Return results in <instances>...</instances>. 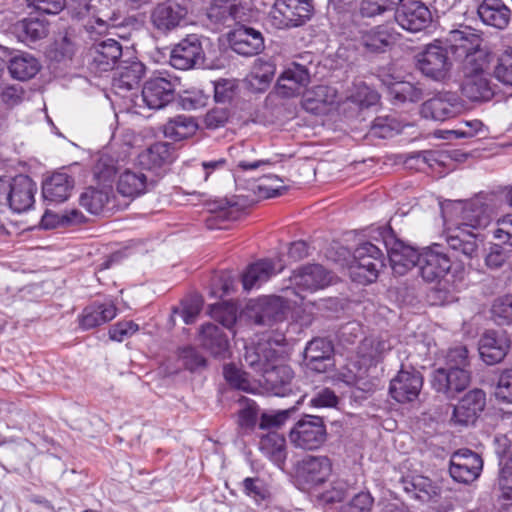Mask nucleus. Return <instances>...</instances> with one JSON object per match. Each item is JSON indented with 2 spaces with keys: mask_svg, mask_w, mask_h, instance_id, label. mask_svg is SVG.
Instances as JSON below:
<instances>
[{
  "mask_svg": "<svg viewBox=\"0 0 512 512\" xmlns=\"http://www.w3.org/2000/svg\"><path fill=\"white\" fill-rule=\"evenodd\" d=\"M209 314L225 328H231L236 322V308L228 302L210 305Z\"/></svg>",
  "mask_w": 512,
  "mask_h": 512,
  "instance_id": "nucleus-54",
  "label": "nucleus"
},
{
  "mask_svg": "<svg viewBox=\"0 0 512 512\" xmlns=\"http://www.w3.org/2000/svg\"><path fill=\"white\" fill-rule=\"evenodd\" d=\"M229 41L233 51L243 56H254L264 49L262 33L244 25L229 34Z\"/></svg>",
  "mask_w": 512,
  "mask_h": 512,
  "instance_id": "nucleus-24",
  "label": "nucleus"
},
{
  "mask_svg": "<svg viewBox=\"0 0 512 512\" xmlns=\"http://www.w3.org/2000/svg\"><path fill=\"white\" fill-rule=\"evenodd\" d=\"M244 210L238 202L226 201L224 206H220L217 211L206 220L209 229H226L225 222L236 221L241 218Z\"/></svg>",
  "mask_w": 512,
  "mask_h": 512,
  "instance_id": "nucleus-45",
  "label": "nucleus"
},
{
  "mask_svg": "<svg viewBox=\"0 0 512 512\" xmlns=\"http://www.w3.org/2000/svg\"><path fill=\"white\" fill-rule=\"evenodd\" d=\"M391 349L389 341L381 337H365L358 346V354L370 361L378 360L385 352Z\"/></svg>",
  "mask_w": 512,
  "mask_h": 512,
  "instance_id": "nucleus-49",
  "label": "nucleus"
},
{
  "mask_svg": "<svg viewBox=\"0 0 512 512\" xmlns=\"http://www.w3.org/2000/svg\"><path fill=\"white\" fill-rule=\"evenodd\" d=\"M381 235L383 240L379 242L387 251L390 266L395 275L402 276L413 267H418L420 253L416 249L391 235L385 237L383 232Z\"/></svg>",
  "mask_w": 512,
  "mask_h": 512,
  "instance_id": "nucleus-8",
  "label": "nucleus"
},
{
  "mask_svg": "<svg viewBox=\"0 0 512 512\" xmlns=\"http://www.w3.org/2000/svg\"><path fill=\"white\" fill-rule=\"evenodd\" d=\"M385 267V256L381 247L372 242L360 243L353 253L350 274L353 281L366 285L377 280Z\"/></svg>",
  "mask_w": 512,
  "mask_h": 512,
  "instance_id": "nucleus-2",
  "label": "nucleus"
},
{
  "mask_svg": "<svg viewBox=\"0 0 512 512\" xmlns=\"http://www.w3.org/2000/svg\"><path fill=\"white\" fill-rule=\"evenodd\" d=\"M449 369L470 370L469 351L464 345L451 347L445 356V366Z\"/></svg>",
  "mask_w": 512,
  "mask_h": 512,
  "instance_id": "nucleus-56",
  "label": "nucleus"
},
{
  "mask_svg": "<svg viewBox=\"0 0 512 512\" xmlns=\"http://www.w3.org/2000/svg\"><path fill=\"white\" fill-rule=\"evenodd\" d=\"M451 268L450 257L444 253L439 244H433L420 252L418 269L426 282H436L442 279Z\"/></svg>",
  "mask_w": 512,
  "mask_h": 512,
  "instance_id": "nucleus-11",
  "label": "nucleus"
},
{
  "mask_svg": "<svg viewBox=\"0 0 512 512\" xmlns=\"http://www.w3.org/2000/svg\"><path fill=\"white\" fill-rule=\"evenodd\" d=\"M145 74V65L138 61L123 62L117 67L113 87L118 90H131L138 86Z\"/></svg>",
  "mask_w": 512,
  "mask_h": 512,
  "instance_id": "nucleus-38",
  "label": "nucleus"
},
{
  "mask_svg": "<svg viewBox=\"0 0 512 512\" xmlns=\"http://www.w3.org/2000/svg\"><path fill=\"white\" fill-rule=\"evenodd\" d=\"M403 2V0H362L360 4V13L363 17H376L383 15L387 11L394 10Z\"/></svg>",
  "mask_w": 512,
  "mask_h": 512,
  "instance_id": "nucleus-51",
  "label": "nucleus"
},
{
  "mask_svg": "<svg viewBox=\"0 0 512 512\" xmlns=\"http://www.w3.org/2000/svg\"><path fill=\"white\" fill-rule=\"evenodd\" d=\"M117 315V308L112 302H93L86 306L78 316L79 327L90 330L103 325Z\"/></svg>",
  "mask_w": 512,
  "mask_h": 512,
  "instance_id": "nucleus-29",
  "label": "nucleus"
},
{
  "mask_svg": "<svg viewBox=\"0 0 512 512\" xmlns=\"http://www.w3.org/2000/svg\"><path fill=\"white\" fill-rule=\"evenodd\" d=\"M396 130V123L394 119L389 117H377L369 130V135L371 137L377 138H389L394 135Z\"/></svg>",
  "mask_w": 512,
  "mask_h": 512,
  "instance_id": "nucleus-60",
  "label": "nucleus"
},
{
  "mask_svg": "<svg viewBox=\"0 0 512 512\" xmlns=\"http://www.w3.org/2000/svg\"><path fill=\"white\" fill-rule=\"evenodd\" d=\"M336 92L326 85H318L303 95L302 107L315 115L324 114L335 102Z\"/></svg>",
  "mask_w": 512,
  "mask_h": 512,
  "instance_id": "nucleus-34",
  "label": "nucleus"
},
{
  "mask_svg": "<svg viewBox=\"0 0 512 512\" xmlns=\"http://www.w3.org/2000/svg\"><path fill=\"white\" fill-rule=\"evenodd\" d=\"M204 50L200 38L190 34L177 43L170 53V64L179 70H189L203 65Z\"/></svg>",
  "mask_w": 512,
  "mask_h": 512,
  "instance_id": "nucleus-10",
  "label": "nucleus"
},
{
  "mask_svg": "<svg viewBox=\"0 0 512 512\" xmlns=\"http://www.w3.org/2000/svg\"><path fill=\"white\" fill-rule=\"evenodd\" d=\"M398 25L411 33L425 30L432 23L430 9L421 1L412 0L403 3L395 13Z\"/></svg>",
  "mask_w": 512,
  "mask_h": 512,
  "instance_id": "nucleus-17",
  "label": "nucleus"
},
{
  "mask_svg": "<svg viewBox=\"0 0 512 512\" xmlns=\"http://www.w3.org/2000/svg\"><path fill=\"white\" fill-rule=\"evenodd\" d=\"M202 346L215 357H225L229 348V340L222 328L215 324L202 325L200 331Z\"/></svg>",
  "mask_w": 512,
  "mask_h": 512,
  "instance_id": "nucleus-36",
  "label": "nucleus"
},
{
  "mask_svg": "<svg viewBox=\"0 0 512 512\" xmlns=\"http://www.w3.org/2000/svg\"><path fill=\"white\" fill-rule=\"evenodd\" d=\"M333 354V343L327 338L316 337L307 343L304 350V361L309 369L323 373L332 366Z\"/></svg>",
  "mask_w": 512,
  "mask_h": 512,
  "instance_id": "nucleus-22",
  "label": "nucleus"
},
{
  "mask_svg": "<svg viewBox=\"0 0 512 512\" xmlns=\"http://www.w3.org/2000/svg\"><path fill=\"white\" fill-rule=\"evenodd\" d=\"M260 376V382L276 396H285L291 391L293 371L288 365L272 361Z\"/></svg>",
  "mask_w": 512,
  "mask_h": 512,
  "instance_id": "nucleus-25",
  "label": "nucleus"
},
{
  "mask_svg": "<svg viewBox=\"0 0 512 512\" xmlns=\"http://www.w3.org/2000/svg\"><path fill=\"white\" fill-rule=\"evenodd\" d=\"M288 301L280 296H269L258 301L255 309V323L270 326L282 321L288 310Z\"/></svg>",
  "mask_w": 512,
  "mask_h": 512,
  "instance_id": "nucleus-28",
  "label": "nucleus"
},
{
  "mask_svg": "<svg viewBox=\"0 0 512 512\" xmlns=\"http://www.w3.org/2000/svg\"><path fill=\"white\" fill-rule=\"evenodd\" d=\"M422 386V374L413 367L405 368L402 365L390 381L389 393L399 403L412 402L419 396Z\"/></svg>",
  "mask_w": 512,
  "mask_h": 512,
  "instance_id": "nucleus-16",
  "label": "nucleus"
},
{
  "mask_svg": "<svg viewBox=\"0 0 512 512\" xmlns=\"http://www.w3.org/2000/svg\"><path fill=\"white\" fill-rule=\"evenodd\" d=\"M327 431L322 418L306 415L289 432L292 445L303 450H316L326 441Z\"/></svg>",
  "mask_w": 512,
  "mask_h": 512,
  "instance_id": "nucleus-4",
  "label": "nucleus"
},
{
  "mask_svg": "<svg viewBox=\"0 0 512 512\" xmlns=\"http://www.w3.org/2000/svg\"><path fill=\"white\" fill-rule=\"evenodd\" d=\"M463 107L462 100L456 93L439 92L423 102L420 113L426 119L445 121L460 114Z\"/></svg>",
  "mask_w": 512,
  "mask_h": 512,
  "instance_id": "nucleus-9",
  "label": "nucleus"
},
{
  "mask_svg": "<svg viewBox=\"0 0 512 512\" xmlns=\"http://www.w3.org/2000/svg\"><path fill=\"white\" fill-rule=\"evenodd\" d=\"M510 348V340L505 334L494 330L486 331L479 340V354L487 365L500 363Z\"/></svg>",
  "mask_w": 512,
  "mask_h": 512,
  "instance_id": "nucleus-23",
  "label": "nucleus"
},
{
  "mask_svg": "<svg viewBox=\"0 0 512 512\" xmlns=\"http://www.w3.org/2000/svg\"><path fill=\"white\" fill-rule=\"evenodd\" d=\"M445 40L454 57L464 61H471L481 45L480 36L467 26L449 31Z\"/></svg>",
  "mask_w": 512,
  "mask_h": 512,
  "instance_id": "nucleus-21",
  "label": "nucleus"
},
{
  "mask_svg": "<svg viewBox=\"0 0 512 512\" xmlns=\"http://www.w3.org/2000/svg\"><path fill=\"white\" fill-rule=\"evenodd\" d=\"M202 309V299L198 296L185 299L181 302L180 308H175L174 313H178L186 324H192L196 321Z\"/></svg>",
  "mask_w": 512,
  "mask_h": 512,
  "instance_id": "nucleus-58",
  "label": "nucleus"
},
{
  "mask_svg": "<svg viewBox=\"0 0 512 512\" xmlns=\"http://www.w3.org/2000/svg\"><path fill=\"white\" fill-rule=\"evenodd\" d=\"M255 148L249 143H243L232 149V155L236 163V167L242 171L254 170L262 165H270L271 161L266 159H256L253 157Z\"/></svg>",
  "mask_w": 512,
  "mask_h": 512,
  "instance_id": "nucleus-47",
  "label": "nucleus"
},
{
  "mask_svg": "<svg viewBox=\"0 0 512 512\" xmlns=\"http://www.w3.org/2000/svg\"><path fill=\"white\" fill-rule=\"evenodd\" d=\"M331 468L327 456H306L297 465V481L303 490H310L328 479Z\"/></svg>",
  "mask_w": 512,
  "mask_h": 512,
  "instance_id": "nucleus-12",
  "label": "nucleus"
},
{
  "mask_svg": "<svg viewBox=\"0 0 512 512\" xmlns=\"http://www.w3.org/2000/svg\"><path fill=\"white\" fill-rule=\"evenodd\" d=\"M117 172V161L108 154H102L94 168V177L101 183L110 182Z\"/></svg>",
  "mask_w": 512,
  "mask_h": 512,
  "instance_id": "nucleus-55",
  "label": "nucleus"
},
{
  "mask_svg": "<svg viewBox=\"0 0 512 512\" xmlns=\"http://www.w3.org/2000/svg\"><path fill=\"white\" fill-rule=\"evenodd\" d=\"M313 0H275L268 22L276 29L304 25L313 15Z\"/></svg>",
  "mask_w": 512,
  "mask_h": 512,
  "instance_id": "nucleus-3",
  "label": "nucleus"
},
{
  "mask_svg": "<svg viewBox=\"0 0 512 512\" xmlns=\"http://www.w3.org/2000/svg\"><path fill=\"white\" fill-rule=\"evenodd\" d=\"M172 161L169 144L156 142L138 155V163L143 169L154 170Z\"/></svg>",
  "mask_w": 512,
  "mask_h": 512,
  "instance_id": "nucleus-40",
  "label": "nucleus"
},
{
  "mask_svg": "<svg viewBox=\"0 0 512 512\" xmlns=\"http://www.w3.org/2000/svg\"><path fill=\"white\" fill-rule=\"evenodd\" d=\"M310 83V72L305 65L289 64L277 80L276 90L282 97H294L302 93Z\"/></svg>",
  "mask_w": 512,
  "mask_h": 512,
  "instance_id": "nucleus-19",
  "label": "nucleus"
},
{
  "mask_svg": "<svg viewBox=\"0 0 512 512\" xmlns=\"http://www.w3.org/2000/svg\"><path fill=\"white\" fill-rule=\"evenodd\" d=\"M417 67L423 75L435 81H444L449 77L452 63L447 49L439 44L431 43L417 54Z\"/></svg>",
  "mask_w": 512,
  "mask_h": 512,
  "instance_id": "nucleus-6",
  "label": "nucleus"
},
{
  "mask_svg": "<svg viewBox=\"0 0 512 512\" xmlns=\"http://www.w3.org/2000/svg\"><path fill=\"white\" fill-rule=\"evenodd\" d=\"M223 374L226 381L234 388L245 392H253V385L246 372L238 369L233 364L224 366Z\"/></svg>",
  "mask_w": 512,
  "mask_h": 512,
  "instance_id": "nucleus-57",
  "label": "nucleus"
},
{
  "mask_svg": "<svg viewBox=\"0 0 512 512\" xmlns=\"http://www.w3.org/2000/svg\"><path fill=\"white\" fill-rule=\"evenodd\" d=\"M477 13L484 24L499 30L505 29L511 20V11L503 0H483Z\"/></svg>",
  "mask_w": 512,
  "mask_h": 512,
  "instance_id": "nucleus-30",
  "label": "nucleus"
},
{
  "mask_svg": "<svg viewBox=\"0 0 512 512\" xmlns=\"http://www.w3.org/2000/svg\"><path fill=\"white\" fill-rule=\"evenodd\" d=\"M292 283L301 290L316 291L330 283L329 273L319 264H310L294 271Z\"/></svg>",
  "mask_w": 512,
  "mask_h": 512,
  "instance_id": "nucleus-27",
  "label": "nucleus"
},
{
  "mask_svg": "<svg viewBox=\"0 0 512 512\" xmlns=\"http://www.w3.org/2000/svg\"><path fill=\"white\" fill-rule=\"evenodd\" d=\"M183 1L166 0L158 3L150 14V22L153 28L162 34H167L176 29L188 13Z\"/></svg>",
  "mask_w": 512,
  "mask_h": 512,
  "instance_id": "nucleus-13",
  "label": "nucleus"
},
{
  "mask_svg": "<svg viewBox=\"0 0 512 512\" xmlns=\"http://www.w3.org/2000/svg\"><path fill=\"white\" fill-rule=\"evenodd\" d=\"M463 225L471 228H484L490 223V213L487 205L479 201L470 202L462 211Z\"/></svg>",
  "mask_w": 512,
  "mask_h": 512,
  "instance_id": "nucleus-46",
  "label": "nucleus"
},
{
  "mask_svg": "<svg viewBox=\"0 0 512 512\" xmlns=\"http://www.w3.org/2000/svg\"><path fill=\"white\" fill-rule=\"evenodd\" d=\"M175 87L171 79L160 74L145 82L141 100L150 109L163 108L174 99Z\"/></svg>",
  "mask_w": 512,
  "mask_h": 512,
  "instance_id": "nucleus-18",
  "label": "nucleus"
},
{
  "mask_svg": "<svg viewBox=\"0 0 512 512\" xmlns=\"http://www.w3.org/2000/svg\"><path fill=\"white\" fill-rule=\"evenodd\" d=\"M431 387L448 400L456 399L471 383V371L439 367L431 373Z\"/></svg>",
  "mask_w": 512,
  "mask_h": 512,
  "instance_id": "nucleus-5",
  "label": "nucleus"
},
{
  "mask_svg": "<svg viewBox=\"0 0 512 512\" xmlns=\"http://www.w3.org/2000/svg\"><path fill=\"white\" fill-rule=\"evenodd\" d=\"M373 498L369 492H359L343 508L342 512H371Z\"/></svg>",
  "mask_w": 512,
  "mask_h": 512,
  "instance_id": "nucleus-63",
  "label": "nucleus"
},
{
  "mask_svg": "<svg viewBox=\"0 0 512 512\" xmlns=\"http://www.w3.org/2000/svg\"><path fill=\"white\" fill-rule=\"evenodd\" d=\"M8 69L13 78L27 80L38 73L40 65L35 57L28 53H22L10 60Z\"/></svg>",
  "mask_w": 512,
  "mask_h": 512,
  "instance_id": "nucleus-44",
  "label": "nucleus"
},
{
  "mask_svg": "<svg viewBox=\"0 0 512 512\" xmlns=\"http://www.w3.org/2000/svg\"><path fill=\"white\" fill-rule=\"evenodd\" d=\"M73 187L74 180L71 176L55 172L43 182V197L49 202L62 203L69 198Z\"/></svg>",
  "mask_w": 512,
  "mask_h": 512,
  "instance_id": "nucleus-33",
  "label": "nucleus"
},
{
  "mask_svg": "<svg viewBox=\"0 0 512 512\" xmlns=\"http://www.w3.org/2000/svg\"><path fill=\"white\" fill-rule=\"evenodd\" d=\"M205 15L216 29L231 27L245 20L242 0H207Z\"/></svg>",
  "mask_w": 512,
  "mask_h": 512,
  "instance_id": "nucleus-7",
  "label": "nucleus"
},
{
  "mask_svg": "<svg viewBox=\"0 0 512 512\" xmlns=\"http://www.w3.org/2000/svg\"><path fill=\"white\" fill-rule=\"evenodd\" d=\"M396 41V33L388 24L375 26L364 31L360 38L361 45L369 52L382 53Z\"/></svg>",
  "mask_w": 512,
  "mask_h": 512,
  "instance_id": "nucleus-32",
  "label": "nucleus"
},
{
  "mask_svg": "<svg viewBox=\"0 0 512 512\" xmlns=\"http://www.w3.org/2000/svg\"><path fill=\"white\" fill-rule=\"evenodd\" d=\"M110 192L105 189L87 188L80 196V205L89 213L99 215L109 202Z\"/></svg>",
  "mask_w": 512,
  "mask_h": 512,
  "instance_id": "nucleus-48",
  "label": "nucleus"
},
{
  "mask_svg": "<svg viewBox=\"0 0 512 512\" xmlns=\"http://www.w3.org/2000/svg\"><path fill=\"white\" fill-rule=\"evenodd\" d=\"M36 183L27 175L0 176V204L15 213L28 211L35 202Z\"/></svg>",
  "mask_w": 512,
  "mask_h": 512,
  "instance_id": "nucleus-1",
  "label": "nucleus"
},
{
  "mask_svg": "<svg viewBox=\"0 0 512 512\" xmlns=\"http://www.w3.org/2000/svg\"><path fill=\"white\" fill-rule=\"evenodd\" d=\"M275 273V267L271 260L263 259L255 262L249 265L243 274V287L245 290H251L268 281Z\"/></svg>",
  "mask_w": 512,
  "mask_h": 512,
  "instance_id": "nucleus-42",
  "label": "nucleus"
},
{
  "mask_svg": "<svg viewBox=\"0 0 512 512\" xmlns=\"http://www.w3.org/2000/svg\"><path fill=\"white\" fill-rule=\"evenodd\" d=\"M491 313L498 325L512 326V294L497 298L492 305Z\"/></svg>",
  "mask_w": 512,
  "mask_h": 512,
  "instance_id": "nucleus-52",
  "label": "nucleus"
},
{
  "mask_svg": "<svg viewBox=\"0 0 512 512\" xmlns=\"http://www.w3.org/2000/svg\"><path fill=\"white\" fill-rule=\"evenodd\" d=\"M244 361L255 373L261 375L272 361H278V353L270 341H262L245 346Z\"/></svg>",
  "mask_w": 512,
  "mask_h": 512,
  "instance_id": "nucleus-31",
  "label": "nucleus"
},
{
  "mask_svg": "<svg viewBox=\"0 0 512 512\" xmlns=\"http://www.w3.org/2000/svg\"><path fill=\"white\" fill-rule=\"evenodd\" d=\"M138 330V324L132 320L120 321L109 329V338L113 341L122 342L133 336Z\"/></svg>",
  "mask_w": 512,
  "mask_h": 512,
  "instance_id": "nucleus-61",
  "label": "nucleus"
},
{
  "mask_svg": "<svg viewBox=\"0 0 512 512\" xmlns=\"http://www.w3.org/2000/svg\"><path fill=\"white\" fill-rule=\"evenodd\" d=\"M495 76L502 83L512 86V50L505 51L499 58Z\"/></svg>",
  "mask_w": 512,
  "mask_h": 512,
  "instance_id": "nucleus-62",
  "label": "nucleus"
},
{
  "mask_svg": "<svg viewBox=\"0 0 512 512\" xmlns=\"http://www.w3.org/2000/svg\"><path fill=\"white\" fill-rule=\"evenodd\" d=\"M461 91L473 102L489 101L494 95L490 81L482 71L466 76L461 85Z\"/></svg>",
  "mask_w": 512,
  "mask_h": 512,
  "instance_id": "nucleus-35",
  "label": "nucleus"
},
{
  "mask_svg": "<svg viewBox=\"0 0 512 512\" xmlns=\"http://www.w3.org/2000/svg\"><path fill=\"white\" fill-rule=\"evenodd\" d=\"M446 242L453 256L462 262L477 258L483 245V240L479 235L465 231L462 228H457L449 233Z\"/></svg>",
  "mask_w": 512,
  "mask_h": 512,
  "instance_id": "nucleus-20",
  "label": "nucleus"
},
{
  "mask_svg": "<svg viewBox=\"0 0 512 512\" xmlns=\"http://www.w3.org/2000/svg\"><path fill=\"white\" fill-rule=\"evenodd\" d=\"M15 29L19 38L24 42H36L48 34V22L37 17H28L19 21Z\"/></svg>",
  "mask_w": 512,
  "mask_h": 512,
  "instance_id": "nucleus-43",
  "label": "nucleus"
},
{
  "mask_svg": "<svg viewBox=\"0 0 512 512\" xmlns=\"http://www.w3.org/2000/svg\"><path fill=\"white\" fill-rule=\"evenodd\" d=\"M393 99L398 102H417L422 98V90L410 82H396L389 88Z\"/></svg>",
  "mask_w": 512,
  "mask_h": 512,
  "instance_id": "nucleus-53",
  "label": "nucleus"
},
{
  "mask_svg": "<svg viewBox=\"0 0 512 512\" xmlns=\"http://www.w3.org/2000/svg\"><path fill=\"white\" fill-rule=\"evenodd\" d=\"M483 469L481 456L470 449H459L450 459L449 473L459 483L475 481Z\"/></svg>",
  "mask_w": 512,
  "mask_h": 512,
  "instance_id": "nucleus-15",
  "label": "nucleus"
},
{
  "mask_svg": "<svg viewBox=\"0 0 512 512\" xmlns=\"http://www.w3.org/2000/svg\"><path fill=\"white\" fill-rule=\"evenodd\" d=\"M493 234L500 243L512 246V215L499 219L493 229Z\"/></svg>",
  "mask_w": 512,
  "mask_h": 512,
  "instance_id": "nucleus-64",
  "label": "nucleus"
},
{
  "mask_svg": "<svg viewBox=\"0 0 512 512\" xmlns=\"http://www.w3.org/2000/svg\"><path fill=\"white\" fill-rule=\"evenodd\" d=\"M197 129L198 124L193 117L177 115L166 122L163 133L166 138L181 141L194 135Z\"/></svg>",
  "mask_w": 512,
  "mask_h": 512,
  "instance_id": "nucleus-41",
  "label": "nucleus"
},
{
  "mask_svg": "<svg viewBox=\"0 0 512 512\" xmlns=\"http://www.w3.org/2000/svg\"><path fill=\"white\" fill-rule=\"evenodd\" d=\"M286 440L277 431H268L260 436L259 449L277 466H282L286 460Z\"/></svg>",
  "mask_w": 512,
  "mask_h": 512,
  "instance_id": "nucleus-39",
  "label": "nucleus"
},
{
  "mask_svg": "<svg viewBox=\"0 0 512 512\" xmlns=\"http://www.w3.org/2000/svg\"><path fill=\"white\" fill-rule=\"evenodd\" d=\"M494 396L499 402L512 404V368L502 371L499 375Z\"/></svg>",
  "mask_w": 512,
  "mask_h": 512,
  "instance_id": "nucleus-59",
  "label": "nucleus"
},
{
  "mask_svg": "<svg viewBox=\"0 0 512 512\" xmlns=\"http://www.w3.org/2000/svg\"><path fill=\"white\" fill-rule=\"evenodd\" d=\"M498 486L501 490L499 500L503 506L512 505V454L502 464L498 475Z\"/></svg>",
  "mask_w": 512,
  "mask_h": 512,
  "instance_id": "nucleus-50",
  "label": "nucleus"
},
{
  "mask_svg": "<svg viewBox=\"0 0 512 512\" xmlns=\"http://www.w3.org/2000/svg\"><path fill=\"white\" fill-rule=\"evenodd\" d=\"M121 55L120 42L107 38L94 44L91 65L97 72H106L114 68Z\"/></svg>",
  "mask_w": 512,
  "mask_h": 512,
  "instance_id": "nucleus-26",
  "label": "nucleus"
},
{
  "mask_svg": "<svg viewBox=\"0 0 512 512\" xmlns=\"http://www.w3.org/2000/svg\"><path fill=\"white\" fill-rule=\"evenodd\" d=\"M147 176L141 171L126 169L117 181V191L124 197L134 199L148 191Z\"/></svg>",
  "mask_w": 512,
  "mask_h": 512,
  "instance_id": "nucleus-37",
  "label": "nucleus"
},
{
  "mask_svg": "<svg viewBox=\"0 0 512 512\" xmlns=\"http://www.w3.org/2000/svg\"><path fill=\"white\" fill-rule=\"evenodd\" d=\"M486 406V394L483 390L475 388L468 391L453 406L450 422L455 426L467 427L473 425Z\"/></svg>",
  "mask_w": 512,
  "mask_h": 512,
  "instance_id": "nucleus-14",
  "label": "nucleus"
}]
</instances>
